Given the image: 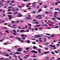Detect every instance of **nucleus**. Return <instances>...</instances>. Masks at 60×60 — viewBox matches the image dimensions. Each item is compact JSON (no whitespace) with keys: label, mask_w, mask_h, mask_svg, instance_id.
<instances>
[{"label":"nucleus","mask_w":60,"mask_h":60,"mask_svg":"<svg viewBox=\"0 0 60 60\" xmlns=\"http://www.w3.org/2000/svg\"><path fill=\"white\" fill-rule=\"evenodd\" d=\"M32 40H34V41H35V38H34V39H32Z\"/></svg>","instance_id":"69168bd1"},{"label":"nucleus","mask_w":60,"mask_h":60,"mask_svg":"<svg viewBox=\"0 0 60 60\" xmlns=\"http://www.w3.org/2000/svg\"><path fill=\"white\" fill-rule=\"evenodd\" d=\"M0 5H4V4H3L2 2H0Z\"/></svg>","instance_id":"412c9836"},{"label":"nucleus","mask_w":60,"mask_h":60,"mask_svg":"<svg viewBox=\"0 0 60 60\" xmlns=\"http://www.w3.org/2000/svg\"><path fill=\"white\" fill-rule=\"evenodd\" d=\"M29 17H26V19H32V18H31V15H29Z\"/></svg>","instance_id":"20e7f679"},{"label":"nucleus","mask_w":60,"mask_h":60,"mask_svg":"<svg viewBox=\"0 0 60 60\" xmlns=\"http://www.w3.org/2000/svg\"><path fill=\"white\" fill-rule=\"evenodd\" d=\"M47 7H48V6H44V8H46Z\"/></svg>","instance_id":"a878e982"},{"label":"nucleus","mask_w":60,"mask_h":60,"mask_svg":"<svg viewBox=\"0 0 60 60\" xmlns=\"http://www.w3.org/2000/svg\"><path fill=\"white\" fill-rule=\"evenodd\" d=\"M55 11H60V10H58L57 9V8H55Z\"/></svg>","instance_id":"f3484780"},{"label":"nucleus","mask_w":60,"mask_h":60,"mask_svg":"<svg viewBox=\"0 0 60 60\" xmlns=\"http://www.w3.org/2000/svg\"><path fill=\"white\" fill-rule=\"evenodd\" d=\"M20 32H23V33H24V32H29V30L28 29V30H27V31H24V30H20Z\"/></svg>","instance_id":"f257e3e1"},{"label":"nucleus","mask_w":60,"mask_h":60,"mask_svg":"<svg viewBox=\"0 0 60 60\" xmlns=\"http://www.w3.org/2000/svg\"><path fill=\"white\" fill-rule=\"evenodd\" d=\"M32 4L33 5H32V6H33L34 7V8H35V5H34V4H36V2H33Z\"/></svg>","instance_id":"39448f33"},{"label":"nucleus","mask_w":60,"mask_h":60,"mask_svg":"<svg viewBox=\"0 0 60 60\" xmlns=\"http://www.w3.org/2000/svg\"><path fill=\"white\" fill-rule=\"evenodd\" d=\"M22 39L23 40H24V39H25V37H23L22 38Z\"/></svg>","instance_id":"09e8293b"},{"label":"nucleus","mask_w":60,"mask_h":60,"mask_svg":"<svg viewBox=\"0 0 60 60\" xmlns=\"http://www.w3.org/2000/svg\"><path fill=\"white\" fill-rule=\"evenodd\" d=\"M16 54H21V53H19V52H16Z\"/></svg>","instance_id":"4be33fe9"},{"label":"nucleus","mask_w":60,"mask_h":60,"mask_svg":"<svg viewBox=\"0 0 60 60\" xmlns=\"http://www.w3.org/2000/svg\"><path fill=\"white\" fill-rule=\"evenodd\" d=\"M28 26H32V25L31 24H28Z\"/></svg>","instance_id":"79ce46f5"},{"label":"nucleus","mask_w":60,"mask_h":60,"mask_svg":"<svg viewBox=\"0 0 60 60\" xmlns=\"http://www.w3.org/2000/svg\"><path fill=\"white\" fill-rule=\"evenodd\" d=\"M8 17H9V19H13V17H12V15H8Z\"/></svg>","instance_id":"f03ea898"},{"label":"nucleus","mask_w":60,"mask_h":60,"mask_svg":"<svg viewBox=\"0 0 60 60\" xmlns=\"http://www.w3.org/2000/svg\"><path fill=\"white\" fill-rule=\"evenodd\" d=\"M7 55H5V56H9V55H8V54H6Z\"/></svg>","instance_id":"bb28decb"},{"label":"nucleus","mask_w":60,"mask_h":60,"mask_svg":"<svg viewBox=\"0 0 60 60\" xmlns=\"http://www.w3.org/2000/svg\"><path fill=\"white\" fill-rule=\"evenodd\" d=\"M32 43L33 44H36V43H35V42H32Z\"/></svg>","instance_id":"473e14b6"},{"label":"nucleus","mask_w":60,"mask_h":60,"mask_svg":"<svg viewBox=\"0 0 60 60\" xmlns=\"http://www.w3.org/2000/svg\"><path fill=\"white\" fill-rule=\"evenodd\" d=\"M55 19H56V18H53L52 19V20H55Z\"/></svg>","instance_id":"49530a36"},{"label":"nucleus","mask_w":60,"mask_h":60,"mask_svg":"<svg viewBox=\"0 0 60 60\" xmlns=\"http://www.w3.org/2000/svg\"><path fill=\"white\" fill-rule=\"evenodd\" d=\"M55 36V35H52V36H50V37H54Z\"/></svg>","instance_id":"dca6fc26"},{"label":"nucleus","mask_w":60,"mask_h":60,"mask_svg":"<svg viewBox=\"0 0 60 60\" xmlns=\"http://www.w3.org/2000/svg\"><path fill=\"white\" fill-rule=\"evenodd\" d=\"M35 18H39V16H37L35 17Z\"/></svg>","instance_id":"603ef678"},{"label":"nucleus","mask_w":60,"mask_h":60,"mask_svg":"<svg viewBox=\"0 0 60 60\" xmlns=\"http://www.w3.org/2000/svg\"><path fill=\"white\" fill-rule=\"evenodd\" d=\"M42 4V3H39V5H41Z\"/></svg>","instance_id":"774afa93"},{"label":"nucleus","mask_w":60,"mask_h":60,"mask_svg":"<svg viewBox=\"0 0 60 60\" xmlns=\"http://www.w3.org/2000/svg\"><path fill=\"white\" fill-rule=\"evenodd\" d=\"M19 38H20L19 37H16V39H18Z\"/></svg>","instance_id":"f704fd0d"},{"label":"nucleus","mask_w":60,"mask_h":60,"mask_svg":"<svg viewBox=\"0 0 60 60\" xmlns=\"http://www.w3.org/2000/svg\"><path fill=\"white\" fill-rule=\"evenodd\" d=\"M42 29V28L41 27L39 28V29Z\"/></svg>","instance_id":"e2e57ef3"},{"label":"nucleus","mask_w":60,"mask_h":60,"mask_svg":"<svg viewBox=\"0 0 60 60\" xmlns=\"http://www.w3.org/2000/svg\"><path fill=\"white\" fill-rule=\"evenodd\" d=\"M17 17H22V15L21 14L18 15L17 16Z\"/></svg>","instance_id":"1a4fd4ad"},{"label":"nucleus","mask_w":60,"mask_h":60,"mask_svg":"<svg viewBox=\"0 0 60 60\" xmlns=\"http://www.w3.org/2000/svg\"><path fill=\"white\" fill-rule=\"evenodd\" d=\"M6 32L7 33H9V32L8 30H6Z\"/></svg>","instance_id":"ea45409f"},{"label":"nucleus","mask_w":60,"mask_h":60,"mask_svg":"<svg viewBox=\"0 0 60 60\" xmlns=\"http://www.w3.org/2000/svg\"><path fill=\"white\" fill-rule=\"evenodd\" d=\"M45 13H46V14H49V12L47 11H46L45 12Z\"/></svg>","instance_id":"2f4dec72"},{"label":"nucleus","mask_w":60,"mask_h":60,"mask_svg":"<svg viewBox=\"0 0 60 60\" xmlns=\"http://www.w3.org/2000/svg\"><path fill=\"white\" fill-rule=\"evenodd\" d=\"M46 35H48L49 36V35H50V34L48 33H46Z\"/></svg>","instance_id":"7c9ffc66"},{"label":"nucleus","mask_w":60,"mask_h":60,"mask_svg":"<svg viewBox=\"0 0 60 60\" xmlns=\"http://www.w3.org/2000/svg\"><path fill=\"white\" fill-rule=\"evenodd\" d=\"M42 19V17H40L39 19Z\"/></svg>","instance_id":"052dcab7"},{"label":"nucleus","mask_w":60,"mask_h":60,"mask_svg":"<svg viewBox=\"0 0 60 60\" xmlns=\"http://www.w3.org/2000/svg\"><path fill=\"white\" fill-rule=\"evenodd\" d=\"M45 49L46 50H48V48H45Z\"/></svg>","instance_id":"8fccbe9b"},{"label":"nucleus","mask_w":60,"mask_h":60,"mask_svg":"<svg viewBox=\"0 0 60 60\" xmlns=\"http://www.w3.org/2000/svg\"><path fill=\"white\" fill-rule=\"evenodd\" d=\"M1 55H7V54H6L4 53H1Z\"/></svg>","instance_id":"b1692460"},{"label":"nucleus","mask_w":60,"mask_h":60,"mask_svg":"<svg viewBox=\"0 0 60 60\" xmlns=\"http://www.w3.org/2000/svg\"><path fill=\"white\" fill-rule=\"evenodd\" d=\"M51 53H52V54H53V55L55 54V53H54V52H51Z\"/></svg>","instance_id":"72a5a7b5"},{"label":"nucleus","mask_w":60,"mask_h":60,"mask_svg":"<svg viewBox=\"0 0 60 60\" xmlns=\"http://www.w3.org/2000/svg\"><path fill=\"white\" fill-rule=\"evenodd\" d=\"M35 36H37V38H39L41 37V36H39V35H35Z\"/></svg>","instance_id":"6e6552de"},{"label":"nucleus","mask_w":60,"mask_h":60,"mask_svg":"<svg viewBox=\"0 0 60 60\" xmlns=\"http://www.w3.org/2000/svg\"><path fill=\"white\" fill-rule=\"evenodd\" d=\"M8 14H12V13H11V12H9L8 13Z\"/></svg>","instance_id":"cd10ccee"},{"label":"nucleus","mask_w":60,"mask_h":60,"mask_svg":"<svg viewBox=\"0 0 60 60\" xmlns=\"http://www.w3.org/2000/svg\"><path fill=\"white\" fill-rule=\"evenodd\" d=\"M38 17H41V15H38Z\"/></svg>","instance_id":"338daca9"},{"label":"nucleus","mask_w":60,"mask_h":60,"mask_svg":"<svg viewBox=\"0 0 60 60\" xmlns=\"http://www.w3.org/2000/svg\"><path fill=\"white\" fill-rule=\"evenodd\" d=\"M50 47H54V45H50Z\"/></svg>","instance_id":"2eb2a0df"},{"label":"nucleus","mask_w":60,"mask_h":60,"mask_svg":"<svg viewBox=\"0 0 60 60\" xmlns=\"http://www.w3.org/2000/svg\"><path fill=\"white\" fill-rule=\"evenodd\" d=\"M15 22H16L14 21H12V22H11V23L12 24H13V23H14Z\"/></svg>","instance_id":"6ab92c4d"},{"label":"nucleus","mask_w":60,"mask_h":60,"mask_svg":"<svg viewBox=\"0 0 60 60\" xmlns=\"http://www.w3.org/2000/svg\"><path fill=\"white\" fill-rule=\"evenodd\" d=\"M54 52H55V53H57V54L58 53V52L57 51H55Z\"/></svg>","instance_id":"4c0bfd02"},{"label":"nucleus","mask_w":60,"mask_h":60,"mask_svg":"<svg viewBox=\"0 0 60 60\" xmlns=\"http://www.w3.org/2000/svg\"><path fill=\"white\" fill-rule=\"evenodd\" d=\"M58 28V26H56L55 27V28Z\"/></svg>","instance_id":"e433bc0d"},{"label":"nucleus","mask_w":60,"mask_h":60,"mask_svg":"<svg viewBox=\"0 0 60 60\" xmlns=\"http://www.w3.org/2000/svg\"><path fill=\"white\" fill-rule=\"evenodd\" d=\"M42 11L41 9H40L38 11L39 12H40L41 11Z\"/></svg>","instance_id":"9b49d317"},{"label":"nucleus","mask_w":60,"mask_h":60,"mask_svg":"<svg viewBox=\"0 0 60 60\" xmlns=\"http://www.w3.org/2000/svg\"><path fill=\"white\" fill-rule=\"evenodd\" d=\"M54 15L55 16H57V14L58 13V12H54Z\"/></svg>","instance_id":"423d86ee"},{"label":"nucleus","mask_w":60,"mask_h":60,"mask_svg":"<svg viewBox=\"0 0 60 60\" xmlns=\"http://www.w3.org/2000/svg\"><path fill=\"white\" fill-rule=\"evenodd\" d=\"M14 13H15V14H18V12H15Z\"/></svg>","instance_id":"13d9d810"},{"label":"nucleus","mask_w":60,"mask_h":60,"mask_svg":"<svg viewBox=\"0 0 60 60\" xmlns=\"http://www.w3.org/2000/svg\"><path fill=\"white\" fill-rule=\"evenodd\" d=\"M58 3L57 2H56L55 4V5H58Z\"/></svg>","instance_id":"f8f14e48"},{"label":"nucleus","mask_w":60,"mask_h":60,"mask_svg":"<svg viewBox=\"0 0 60 60\" xmlns=\"http://www.w3.org/2000/svg\"><path fill=\"white\" fill-rule=\"evenodd\" d=\"M25 36V35L22 34V37H24Z\"/></svg>","instance_id":"de8ad7c7"},{"label":"nucleus","mask_w":60,"mask_h":60,"mask_svg":"<svg viewBox=\"0 0 60 60\" xmlns=\"http://www.w3.org/2000/svg\"><path fill=\"white\" fill-rule=\"evenodd\" d=\"M18 57L19 58V60H23V59H21V58H20V56H18Z\"/></svg>","instance_id":"4468645a"},{"label":"nucleus","mask_w":60,"mask_h":60,"mask_svg":"<svg viewBox=\"0 0 60 60\" xmlns=\"http://www.w3.org/2000/svg\"><path fill=\"white\" fill-rule=\"evenodd\" d=\"M13 31L14 32V33H13V34H15V35H16V34L17 33H16V31L15 30H14Z\"/></svg>","instance_id":"0eeeda50"},{"label":"nucleus","mask_w":60,"mask_h":60,"mask_svg":"<svg viewBox=\"0 0 60 60\" xmlns=\"http://www.w3.org/2000/svg\"><path fill=\"white\" fill-rule=\"evenodd\" d=\"M57 19H58V20H60V18H57Z\"/></svg>","instance_id":"5fc2aeb1"},{"label":"nucleus","mask_w":60,"mask_h":60,"mask_svg":"<svg viewBox=\"0 0 60 60\" xmlns=\"http://www.w3.org/2000/svg\"><path fill=\"white\" fill-rule=\"evenodd\" d=\"M18 49L19 50H22V49L21 48H18Z\"/></svg>","instance_id":"864d4df0"},{"label":"nucleus","mask_w":60,"mask_h":60,"mask_svg":"<svg viewBox=\"0 0 60 60\" xmlns=\"http://www.w3.org/2000/svg\"><path fill=\"white\" fill-rule=\"evenodd\" d=\"M8 26L9 27H12V26H11L10 25H8Z\"/></svg>","instance_id":"c03bdc74"},{"label":"nucleus","mask_w":60,"mask_h":60,"mask_svg":"<svg viewBox=\"0 0 60 60\" xmlns=\"http://www.w3.org/2000/svg\"><path fill=\"white\" fill-rule=\"evenodd\" d=\"M14 2V1H12L11 2V3H13Z\"/></svg>","instance_id":"680f3d73"},{"label":"nucleus","mask_w":60,"mask_h":60,"mask_svg":"<svg viewBox=\"0 0 60 60\" xmlns=\"http://www.w3.org/2000/svg\"><path fill=\"white\" fill-rule=\"evenodd\" d=\"M36 13V12H35V11H34L33 12V14H35V13Z\"/></svg>","instance_id":"58836bf2"},{"label":"nucleus","mask_w":60,"mask_h":60,"mask_svg":"<svg viewBox=\"0 0 60 60\" xmlns=\"http://www.w3.org/2000/svg\"><path fill=\"white\" fill-rule=\"evenodd\" d=\"M22 5H23L22 6V7H24V5H25L24 4H22Z\"/></svg>","instance_id":"6e6d98bb"},{"label":"nucleus","mask_w":60,"mask_h":60,"mask_svg":"<svg viewBox=\"0 0 60 60\" xmlns=\"http://www.w3.org/2000/svg\"><path fill=\"white\" fill-rule=\"evenodd\" d=\"M4 25L6 26L7 25V24H8V23H4Z\"/></svg>","instance_id":"a19ab883"},{"label":"nucleus","mask_w":60,"mask_h":60,"mask_svg":"<svg viewBox=\"0 0 60 60\" xmlns=\"http://www.w3.org/2000/svg\"><path fill=\"white\" fill-rule=\"evenodd\" d=\"M29 48H26V50H28V49H29Z\"/></svg>","instance_id":"3c124183"},{"label":"nucleus","mask_w":60,"mask_h":60,"mask_svg":"<svg viewBox=\"0 0 60 60\" xmlns=\"http://www.w3.org/2000/svg\"><path fill=\"white\" fill-rule=\"evenodd\" d=\"M8 9H9L10 8L11 9L12 8V6H9V7L8 8Z\"/></svg>","instance_id":"ddd939ff"},{"label":"nucleus","mask_w":60,"mask_h":60,"mask_svg":"<svg viewBox=\"0 0 60 60\" xmlns=\"http://www.w3.org/2000/svg\"><path fill=\"white\" fill-rule=\"evenodd\" d=\"M41 26V25H36V26H37V27H38V26Z\"/></svg>","instance_id":"5701e85b"},{"label":"nucleus","mask_w":60,"mask_h":60,"mask_svg":"<svg viewBox=\"0 0 60 60\" xmlns=\"http://www.w3.org/2000/svg\"><path fill=\"white\" fill-rule=\"evenodd\" d=\"M35 24H39V23H38V22H35Z\"/></svg>","instance_id":"c9c22d12"},{"label":"nucleus","mask_w":60,"mask_h":60,"mask_svg":"<svg viewBox=\"0 0 60 60\" xmlns=\"http://www.w3.org/2000/svg\"><path fill=\"white\" fill-rule=\"evenodd\" d=\"M28 5H31V3H29L28 4Z\"/></svg>","instance_id":"0e129e2a"},{"label":"nucleus","mask_w":60,"mask_h":60,"mask_svg":"<svg viewBox=\"0 0 60 60\" xmlns=\"http://www.w3.org/2000/svg\"><path fill=\"white\" fill-rule=\"evenodd\" d=\"M7 4H9L10 3V1L9 0H8L7 1Z\"/></svg>","instance_id":"a211bd4d"},{"label":"nucleus","mask_w":60,"mask_h":60,"mask_svg":"<svg viewBox=\"0 0 60 60\" xmlns=\"http://www.w3.org/2000/svg\"><path fill=\"white\" fill-rule=\"evenodd\" d=\"M24 2H27V0H23Z\"/></svg>","instance_id":"a18cd8bd"},{"label":"nucleus","mask_w":60,"mask_h":60,"mask_svg":"<svg viewBox=\"0 0 60 60\" xmlns=\"http://www.w3.org/2000/svg\"><path fill=\"white\" fill-rule=\"evenodd\" d=\"M53 48H54V49H56V48L55 47V46H54V47H53Z\"/></svg>","instance_id":"c85d7f7f"},{"label":"nucleus","mask_w":60,"mask_h":60,"mask_svg":"<svg viewBox=\"0 0 60 60\" xmlns=\"http://www.w3.org/2000/svg\"><path fill=\"white\" fill-rule=\"evenodd\" d=\"M19 41H20L21 40L20 39V38H19L18 39Z\"/></svg>","instance_id":"37998d69"},{"label":"nucleus","mask_w":60,"mask_h":60,"mask_svg":"<svg viewBox=\"0 0 60 60\" xmlns=\"http://www.w3.org/2000/svg\"><path fill=\"white\" fill-rule=\"evenodd\" d=\"M33 49H37V48L36 46H33Z\"/></svg>","instance_id":"aec40b11"},{"label":"nucleus","mask_w":60,"mask_h":60,"mask_svg":"<svg viewBox=\"0 0 60 60\" xmlns=\"http://www.w3.org/2000/svg\"><path fill=\"white\" fill-rule=\"evenodd\" d=\"M17 51L18 52H19V51H22V50H20L18 49L17 50Z\"/></svg>","instance_id":"c756f323"},{"label":"nucleus","mask_w":60,"mask_h":60,"mask_svg":"<svg viewBox=\"0 0 60 60\" xmlns=\"http://www.w3.org/2000/svg\"><path fill=\"white\" fill-rule=\"evenodd\" d=\"M19 8H16V11H17H17H19Z\"/></svg>","instance_id":"bf43d9fd"},{"label":"nucleus","mask_w":60,"mask_h":60,"mask_svg":"<svg viewBox=\"0 0 60 60\" xmlns=\"http://www.w3.org/2000/svg\"><path fill=\"white\" fill-rule=\"evenodd\" d=\"M31 52H33V53H35V54H37L38 52L37 51H35L34 50H33L31 51Z\"/></svg>","instance_id":"7ed1b4c3"},{"label":"nucleus","mask_w":60,"mask_h":60,"mask_svg":"<svg viewBox=\"0 0 60 60\" xmlns=\"http://www.w3.org/2000/svg\"><path fill=\"white\" fill-rule=\"evenodd\" d=\"M27 42L28 43H30V40H28L27 41Z\"/></svg>","instance_id":"393cba45"},{"label":"nucleus","mask_w":60,"mask_h":60,"mask_svg":"<svg viewBox=\"0 0 60 60\" xmlns=\"http://www.w3.org/2000/svg\"><path fill=\"white\" fill-rule=\"evenodd\" d=\"M49 53V51H48L47 52H44V53L45 55L47 54V53Z\"/></svg>","instance_id":"9d476101"},{"label":"nucleus","mask_w":60,"mask_h":60,"mask_svg":"<svg viewBox=\"0 0 60 60\" xmlns=\"http://www.w3.org/2000/svg\"><path fill=\"white\" fill-rule=\"evenodd\" d=\"M38 52L40 53H41V51H40V50H38Z\"/></svg>","instance_id":"4d7b16f0"}]
</instances>
